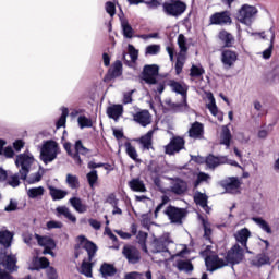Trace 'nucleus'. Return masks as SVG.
Returning <instances> with one entry per match:
<instances>
[{
	"mask_svg": "<svg viewBox=\"0 0 279 279\" xmlns=\"http://www.w3.org/2000/svg\"><path fill=\"white\" fill-rule=\"evenodd\" d=\"M185 141L184 137L175 136L172 137L170 143L165 146V154L168 156H173L174 154H180L184 149Z\"/></svg>",
	"mask_w": 279,
	"mask_h": 279,
	"instance_id": "12",
	"label": "nucleus"
},
{
	"mask_svg": "<svg viewBox=\"0 0 279 279\" xmlns=\"http://www.w3.org/2000/svg\"><path fill=\"white\" fill-rule=\"evenodd\" d=\"M238 60L239 53H236V51L230 49H223L221 51V62L225 69H232V66L236 63Z\"/></svg>",
	"mask_w": 279,
	"mask_h": 279,
	"instance_id": "16",
	"label": "nucleus"
},
{
	"mask_svg": "<svg viewBox=\"0 0 279 279\" xmlns=\"http://www.w3.org/2000/svg\"><path fill=\"white\" fill-rule=\"evenodd\" d=\"M218 38L219 40H221V43H223V49H230L232 47H234V35H232L231 33H228V31L222 29L219 32L218 34Z\"/></svg>",
	"mask_w": 279,
	"mask_h": 279,
	"instance_id": "25",
	"label": "nucleus"
},
{
	"mask_svg": "<svg viewBox=\"0 0 279 279\" xmlns=\"http://www.w3.org/2000/svg\"><path fill=\"white\" fill-rule=\"evenodd\" d=\"M77 121L81 130H84V128H93V120L88 119L86 116H80Z\"/></svg>",
	"mask_w": 279,
	"mask_h": 279,
	"instance_id": "51",
	"label": "nucleus"
},
{
	"mask_svg": "<svg viewBox=\"0 0 279 279\" xmlns=\"http://www.w3.org/2000/svg\"><path fill=\"white\" fill-rule=\"evenodd\" d=\"M209 179H210V175H208L205 172H199L197 174L196 180L194 181V189H197L199 184H202V182H208Z\"/></svg>",
	"mask_w": 279,
	"mask_h": 279,
	"instance_id": "54",
	"label": "nucleus"
},
{
	"mask_svg": "<svg viewBox=\"0 0 279 279\" xmlns=\"http://www.w3.org/2000/svg\"><path fill=\"white\" fill-rule=\"evenodd\" d=\"M243 258H245V250L236 243L226 253L225 262H227V267L228 265L234 267V265L243 263Z\"/></svg>",
	"mask_w": 279,
	"mask_h": 279,
	"instance_id": "6",
	"label": "nucleus"
},
{
	"mask_svg": "<svg viewBox=\"0 0 279 279\" xmlns=\"http://www.w3.org/2000/svg\"><path fill=\"white\" fill-rule=\"evenodd\" d=\"M49 195L52 197L53 202H58L60 199H64L69 193L64 190L54 187L53 185L48 186Z\"/></svg>",
	"mask_w": 279,
	"mask_h": 279,
	"instance_id": "32",
	"label": "nucleus"
},
{
	"mask_svg": "<svg viewBox=\"0 0 279 279\" xmlns=\"http://www.w3.org/2000/svg\"><path fill=\"white\" fill-rule=\"evenodd\" d=\"M168 86H170V88L173 93H177L178 95H181V97L184 101L185 108L189 107V102H186V95L189 93V85L184 84V83H180L175 80H170L168 82Z\"/></svg>",
	"mask_w": 279,
	"mask_h": 279,
	"instance_id": "15",
	"label": "nucleus"
},
{
	"mask_svg": "<svg viewBox=\"0 0 279 279\" xmlns=\"http://www.w3.org/2000/svg\"><path fill=\"white\" fill-rule=\"evenodd\" d=\"M204 73H206V70H204V68H199L195 64H193L190 69V77L199 78V77H202V75H204Z\"/></svg>",
	"mask_w": 279,
	"mask_h": 279,
	"instance_id": "49",
	"label": "nucleus"
},
{
	"mask_svg": "<svg viewBox=\"0 0 279 279\" xmlns=\"http://www.w3.org/2000/svg\"><path fill=\"white\" fill-rule=\"evenodd\" d=\"M171 241L169 238H159L154 241V248L157 253L169 252Z\"/></svg>",
	"mask_w": 279,
	"mask_h": 279,
	"instance_id": "28",
	"label": "nucleus"
},
{
	"mask_svg": "<svg viewBox=\"0 0 279 279\" xmlns=\"http://www.w3.org/2000/svg\"><path fill=\"white\" fill-rule=\"evenodd\" d=\"M126 156L131 158V160H134V162H141V159L138 158V153L136 151V147L132 145L130 142L124 143Z\"/></svg>",
	"mask_w": 279,
	"mask_h": 279,
	"instance_id": "36",
	"label": "nucleus"
},
{
	"mask_svg": "<svg viewBox=\"0 0 279 279\" xmlns=\"http://www.w3.org/2000/svg\"><path fill=\"white\" fill-rule=\"evenodd\" d=\"M86 178L90 189H93V186H95L99 181V174H97V170H92L90 172H88L86 174Z\"/></svg>",
	"mask_w": 279,
	"mask_h": 279,
	"instance_id": "47",
	"label": "nucleus"
},
{
	"mask_svg": "<svg viewBox=\"0 0 279 279\" xmlns=\"http://www.w3.org/2000/svg\"><path fill=\"white\" fill-rule=\"evenodd\" d=\"M12 239H14V234L9 230L0 231V245H3L5 250L12 246Z\"/></svg>",
	"mask_w": 279,
	"mask_h": 279,
	"instance_id": "33",
	"label": "nucleus"
},
{
	"mask_svg": "<svg viewBox=\"0 0 279 279\" xmlns=\"http://www.w3.org/2000/svg\"><path fill=\"white\" fill-rule=\"evenodd\" d=\"M8 184L13 189H16V186H20L21 181L19 179V175L14 174L13 177H11V179L8 181Z\"/></svg>",
	"mask_w": 279,
	"mask_h": 279,
	"instance_id": "63",
	"label": "nucleus"
},
{
	"mask_svg": "<svg viewBox=\"0 0 279 279\" xmlns=\"http://www.w3.org/2000/svg\"><path fill=\"white\" fill-rule=\"evenodd\" d=\"M257 12L258 10L256 7L243 4L238 11L236 20L243 25H252V19H254V15L257 14Z\"/></svg>",
	"mask_w": 279,
	"mask_h": 279,
	"instance_id": "8",
	"label": "nucleus"
},
{
	"mask_svg": "<svg viewBox=\"0 0 279 279\" xmlns=\"http://www.w3.org/2000/svg\"><path fill=\"white\" fill-rule=\"evenodd\" d=\"M50 262L47 257H39L34 262V271H40V269H48Z\"/></svg>",
	"mask_w": 279,
	"mask_h": 279,
	"instance_id": "40",
	"label": "nucleus"
},
{
	"mask_svg": "<svg viewBox=\"0 0 279 279\" xmlns=\"http://www.w3.org/2000/svg\"><path fill=\"white\" fill-rule=\"evenodd\" d=\"M190 138H204V124L202 122H194L192 123L189 130Z\"/></svg>",
	"mask_w": 279,
	"mask_h": 279,
	"instance_id": "26",
	"label": "nucleus"
},
{
	"mask_svg": "<svg viewBox=\"0 0 279 279\" xmlns=\"http://www.w3.org/2000/svg\"><path fill=\"white\" fill-rule=\"evenodd\" d=\"M122 255L126 258L129 265H138L141 263V251L134 245H124Z\"/></svg>",
	"mask_w": 279,
	"mask_h": 279,
	"instance_id": "10",
	"label": "nucleus"
},
{
	"mask_svg": "<svg viewBox=\"0 0 279 279\" xmlns=\"http://www.w3.org/2000/svg\"><path fill=\"white\" fill-rule=\"evenodd\" d=\"M129 186L131 191H134V193H146L147 187L145 186V182L141 180V178H134L131 181H129Z\"/></svg>",
	"mask_w": 279,
	"mask_h": 279,
	"instance_id": "29",
	"label": "nucleus"
},
{
	"mask_svg": "<svg viewBox=\"0 0 279 279\" xmlns=\"http://www.w3.org/2000/svg\"><path fill=\"white\" fill-rule=\"evenodd\" d=\"M17 263H19V258H16L15 254L8 255L7 252L0 253V265L11 274L14 271H19V266L16 265Z\"/></svg>",
	"mask_w": 279,
	"mask_h": 279,
	"instance_id": "11",
	"label": "nucleus"
},
{
	"mask_svg": "<svg viewBox=\"0 0 279 279\" xmlns=\"http://www.w3.org/2000/svg\"><path fill=\"white\" fill-rule=\"evenodd\" d=\"M100 274L104 278L112 277L117 274V268L112 264L104 263L100 266Z\"/></svg>",
	"mask_w": 279,
	"mask_h": 279,
	"instance_id": "37",
	"label": "nucleus"
},
{
	"mask_svg": "<svg viewBox=\"0 0 279 279\" xmlns=\"http://www.w3.org/2000/svg\"><path fill=\"white\" fill-rule=\"evenodd\" d=\"M146 53L148 56H157V53H160V46L150 45V46L146 47Z\"/></svg>",
	"mask_w": 279,
	"mask_h": 279,
	"instance_id": "59",
	"label": "nucleus"
},
{
	"mask_svg": "<svg viewBox=\"0 0 279 279\" xmlns=\"http://www.w3.org/2000/svg\"><path fill=\"white\" fill-rule=\"evenodd\" d=\"M33 163H34V157H29V155H26V154L17 155L15 165L16 167H21L20 169L21 180H27V175L29 174V169H32Z\"/></svg>",
	"mask_w": 279,
	"mask_h": 279,
	"instance_id": "7",
	"label": "nucleus"
},
{
	"mask_svg": "<svg viewBox=\"0 0 279 279\" xmlns=\"http://www.w3.org/2000/svg\"><path fill=\"white\" fill-rule=\"evenodd\" d=\"M106 12L111 17L114 16V14H117V5H114V2L108 1L106 3Z\"/></svg>",
	"mask_w": 279,
	"mask_h": 279,
	"instance_id": "57",
	"label": "nucleus"
},
{
	"mask_svg": "<svg viewBox=\"0 0 279 279\" xmlns=\"http://www.w3.org/2000/svg\"><path fill=\"white\" fill-rule=\"evenodd\" d=\"M121 75H123V63L120 60H117L108 70L106 80H116V77H121Z\"/></svg>",
	"mask_w": 279,
	"mask_h": 279,
	"instance_id": "22",
	"label": "nucleus"
},
{
	"mask_svg": "<svg viewBox=\"0 0 279 279\" xmlns=\"http://www.w3.org/2000/svg\"><path fill=\"white\" fill-rule=\"evenodd\" d=\"M168 107L170 108V110H172V112H181L182 111V108H184V106H186L184 104V100L183 102H172V101H168L167 102Z\"/></svg>",
	"mask_w": 279,
	"mask_h": 279,
	"instance_id": "55",
	"label": "nucleus"
},
{
	"mask_svg": "<svg viewBox=\"0 0 279 279\" xmlns=\"http://www.w3.org/2000/svg\"><path fill=\"white\" fill-rule=\"evenodd\" d=\"M128 51L132 62H136L138 60V50L132 44H129Z\"/></svg>",
	"mask_w": 279,
	"mask_h": 279,
	"instance_id": "56",
	"label": "nucleus"
},
{
	"mask_svg": "<svg viewBox=\"0 0 279 279\" xmlns=\"http://www.w3.org/2000/svg\"><path fill=\"white\" fill-rule=\"evenodd\" d=\"M133 121L142 125V128H147L151 125V113L148 110H141L133 114Z\"/></svg>",
	"mask_w": 279,
	"mask_h": 279,
	"instance_id": "20",
	"label": "nucleus"
},
{
	"mask_svg": "<svg viewBox=\"0 0 279 279\" xmlns=\"http://www.w3.org/2000/svg\"><path fill=\"white\" fill-rule=\"evenodd\" d=\"M121 114H123V105H112L107 108V116L113 121H119Z\"/></svg>",
	"mask_w": 279,
	"mask_h": 279,
	"instance_id": "27",
	"label": "nucleus"
},
{
	"mask_svg": "<svg viewBox=\"0 0 279 279\" xmlns=\"http://www.w3.org/2000/svg\"><path fill=\"white\" fill-rule=\"evenodd\" d=\"M71 142L63 143V148L65 149L68 156L70 158L74 159L76 165L82 167V157L80 156H88L90 154V149H88L86 146H84V143H82V140H77L74 144L75 151L73 153Z\"/></svg>",
	"mask_w": 279,
	"mask_h": 279,
	"instance_id": "3",
	"label": "nucleus"
},
{
	"mask_svg": "<svg viewBox=\"0 0 279 279\" xmlns=\"http://www.w3.org/2000/svg\"><path fill=\"white\" fill-rule=\"evenodd\" d=\"M66 182L70 186V189H80V179L73 174L66 175Z\"/></svg>",
	"mask_w": 279,
	"mask_h": 279,
	"instance_id": "53",
	"label": "nucleus"
},
{
	"mask_svg": "<svg viewBox=\"0 0 279 279\" xmlns=\"http://www.w3.org/2000/svg\"><path fill=\"white\" fill-rule=\"evenodd\" d=\"M77 241L80 243L74 245V258H80V256L84 254L83 250H86L88 254V260L90 263L93 258H95V254H97V244L86 239L85 235H78Z\"/></svg>",
	"mask_w": 279,
	"mask_h": 279,
	"instance_id": "2",
	"label": "nucleus"
},
{
	"mask_svg": "<svg viewBox=\"0 0 279 279\" xmlns=\"http://www.w3.org/2000/svg\"><path fill=\"white\" fill-rule=\"evenodd\" d=\"M177 267L179 269V271H193L194 267H193V263H191V260H179L177 263Z\"/></svg>",
	"mask_w": 279,
	"mask_h": 279,
	"instance_id": "46",
	"label": "nucleus"
},
{
	"mask_svg": "<svg viewBox=\"0 0 279 279\" xmlns=\"http://www.w3.org/2000/svg\"><path fill=\"white\" fill-rule=\"evenodd\" d=\"M250 236H252V232H250V229L247 228L240 229L234 234L236 243H240L247 254H252V251L247 246V241H250Z\"/></svg>",
	"mask_w": 279,
	"mask_h": 279,
	"instance_id": "17",
	"label": "nucleus"
},
{
	"mask_svg": "<svg viewBox=\"0 0 279 279\" xmlns=\"http://www.w3.org/2000/svg\"><path fill=\"white\" fill-rule=\"evenodd\" d=\"M144 3L145 5H147V8H149V10H156L162 5L158 0H148V1L144 0Z\"/></svg>",
	"mask_w": 279,
	"mask_h": 279,
	"instance_id": "61",
	"label": "nucleus"
},
{
	"mask_svg": "<svg viewBox=\"0 0 279 279\" xmlns=\"http://www.w3.org/2000/svg\"><path fill=\"white\" fill-rule=\"evenodd\" d=\"M162 11L167 16L179 19L186 12V2L182 0H168L162 3Z\"/></svg>",
	"mask_w": 279,
	"mask_h": 279,
	"instance_id": "4",
	"label": "nucleus"
},
{
	"mask_svg": "<svg viewBox=\"0 0 279 279\" xmlns=\"http://www.w3.org/2000/svg\"><path fill=\"white\" fill-rule=\"evenodd\" d=\"M169 202H171L169 196L163 195L161 197V203L155 208V219H158V213H160L162 210V208H165V206H167V204H169Z\"/></svg>",
	"mask_w": 279,
	"mask_h": 279,
	"instance_id": "52",
	"label": "nucleus"
},
{
	"mask_svg": "<svg viewBox=\"0 0 279 279\" xmlns=\"http://www.w3.org/2000/svg\"><path fill=\"white\" fill-rule=\"evenodd\" d=\"M205 162L209 169H217L219 165H223V162H226V157H217L213 154H209L206 157Z\"/></svg>",
	"mask_w": 279,
	"mask_h": 279,
	"instance_id": "30",
	"label": "nucleus"
},
{
	"mask_svg": "<svg viewBox=\"0 0 279 279\" xmlns=\"http://www.w3.org/2000/svg\"><path fill=\"white\" fill-rule=\"evenodd\" d=\"M205 267L207 271H217V269H223V267H228V262L223 258H220L219 255L213 254L210 257H207V262H205Z\"/></svg>",
	"mask_w": 279,
	"mask_h": 279,
	"instance_id": "13",
	"label": "nucleus"
},
{
	"mask_svg": "<svg viewBox=\"0 0 279 279\" xmlns=\"http://www.w3.org/2000/svg\"><path fill=\"white\" fill-rule=\"evenodd\" d=\"M56 210L59 216L65 217V219H69V221H72V223L77 222V218L73 214H71V210L69 209V207L59 206V207H57Z\"/></svg>",
	"mask_w": 279,
	"mask_h": 279,
	"instance_id": "35",
	"label": "nucleus"
},
{
	"mask_svg": "<svg viewBox=\"0 0 279 279\" xmlns=\"http://www.w3.org/2000/svg\"><path fill=\"white\" fill-rule=\"evenodd\" d=\"M220 186L225 189L227 193H234V191H239V189H241V180L236 177H230L220 181Z\"/></svg>",
	"mask_w": 279,
	"mask_h": 279,
	"instance_id": "18",
	"label": "nucleus"
},
{
	"mask_svg": "<svg viewBox=\"0 0 279 279\" xmlns=\"http://www.w3.org/2000/svg\"><path fill=\"white\" fill-rule=\"evenodd\" d=\"M194 202L202 208H206L208 206V196L202 192H197L194 196Z\"/></svg>",
	"mask_w": 279,
	"mask_h": 279,
	"instance_id": "42",
	"label": "nucleus"
},
{
	"mask_svg": "<svg viewBox=\"0 0 279 279\" xmlns=\"http://www.w3.org/2000/svg\"><path fill=\"white\" fill-rule=\"evenodd\" d=\"M81 274L86 278H93V263L83 260L81 265Z\"/></svg>",
	"mask_w": 279,
	"mask_h": 279,
	"instance_id": "43",
	"label": "nucleus"
},
{
	"mask_svg": "<svg viewBox=\"0 0 279 279\" xmlns=\"http://www.w3.org/2000/svg\"><path fill=\"white\" fill-rule=\"evenodd\" d=\"M106 203L110 204V206H119V198H117V194L110 193L107 196Z\"/></svg>",
	"mask_w": 279,
	"mask_h": 279,
	"instance_id": "60",
	"label": "nucleus"
},
{
	"mask_svg": "<svg viewBox=\"0 0 279 279\" xmlns=\"http://www.w3.org/2000/svg\"><path fill=\"white\" fill-rule=\"evenodd\" d=\"M178 46L181 53H186V51H189V47L186 46V37L184 36V34H180L178 36Z\"/></svg>",
	"mask_w": 279,
	"mask_h": 279,
	"instance_id": "50",
	"label": "nucleus"
},
{
	"mask_svg": "<svg viewBox=\"0 0 279 279\" xmlns=\"http://www.w3.org/2000/svg\"><path fill=\"white\" fill-rule=\"evenodd\" d=\"M124 279H145V275H143V272L132 271V272H128L124 276Z\"/></svg>",
	"mask_w": 279,
	"mask_h": 279,
	"instance_id": "62",
	"label": "nucleus"
},
{
	"mask_svg": "<svg viewBox=\"0 0 279 279\" xmlns=\"http://www.w3.org/2000/svg\"><path fill=\"white\" fill-rule=\"evenodd\" d=\"M209 23L210 25H231L232 17L228 11L216 12L210 15Z\"/></svg>",
	"mask_w": 279,
	"mask_h": 279,
	"instance_id": "14",
	"label": "nucleus"
},
{
	"mask_svg": "<svg viewBox=\"0 0 279 279\" xmlns=\"http://www.w3.org/2000/svg\"><path fill=\"white\" fill-rule=\"evenodd\" d=\"M66 117H69V108L63 107L61 117L56 123L57 130H60V128H64L66 125Z\"/></svg>",
	"mask_w": 279,
	"mask_h": 279,
	"instance_id": "45",
	"label": "nucleus"
},
{
	"mask_svg": "<svg viewBox=\"0 0 279 279\" xmlns=\"http://www.w3.org/2000/svg\"><path fill=\"white\" fill-rule=\"evenodd\" d=\"M158 75H160V66L158 64H146L143 68L141 80L148 84V86H157L155 93L162 95L165 93V81H158Z\"/></svg>",
	"mask_w": 279,
	"mask_h": 279,
	"instance_id": "1",
	"label": "nucleus"
},
{
	"mask_svg": "<svg viewBox=\"0 0 279 279\" xmlns=\"http://www.w3.org/2000/svg\"><path fill=\"white\" fill-rule=\"evenodd\" d=\"M230 143H232V133L230 132V128L223 125L220 135V144L230 147Z\"/></svg>",
	"mask_w": 279,
	"mask_h": 279,
	"instance_id": "34",
	"label": "nucleus"
},
{
	"mask_svg": "<svg viewBox=\"0 0 279 279\" xmlns=\"http://www.w3.org/2000/svg\"><path fill=\"white\" fill-rule=\"evenodd\" d=\"M136 143L142 145L143 151H149V149H154V130L148 131L146 134L137 138Z\"/></svg>",
	"mask_w": 279,
	"mask_h": 279,
	"instance_id": "19",
	"label": "nucleus"
},
{
	"mask_svg": "<svg viewBox=\"0 0 279 279\" xmlns=\"http://www.w3.org/2000/svg\"><path fill=\"white\" fill-rule=\"evenodd\" d=\"M171 223H182V219L186 217V209L169 205L166 210H163Z\"/></svg>",
	"mask_w": 279,
	"mask_h": 279,
	"instance_id": "9",
	"label": "nucleus"
},
{
	"mask_svg": "<svg viewBox=\"0 0 279 279\" xmlns=\"http://www.w3.org/2000/svg\"><path fill=\"white\" fill-rule=\"evenodd\" d=\"M170 191L174 195H184V193L189 191V183L180 178H177L173 180Z\"/></svg>",
	"mask_w": 279,
	"mask_h": 279,
	"instance_id": "21",
	"label": "nucleus"
},
{
	"mask_svg": "<svg viewBox=\"0 0 279 279\" xmlns=\"http://www.w3.org/2000/svg\"><path fill=\"white\" fill-rule=\"evenodd\" d=\"M253 221L256 222L257 226H259V228H262V230H264V232H267V234H271V227L265 219H263L260 217H255V218H253Z\"/></svg>",
	"mask_w": 279,
	"mask_h": 279,
	"instance_id": "44",
	"label": "nucleus"
},
{
	"mask_svg": "<svg viewBox=\"0 0 279 279\" xmlns=\"http://www.w3.org/2000/svg\"><path fill=\"white\" fill-rule=\"evenodd\" d=\"M250 265L259 269V267L265 265H271V258L266 253H259L255 256L254 259L250 260Z\"/></svg>",
	"mask_w": 279,
	"mask_h": 279,
	"instance_id": "24",
	"label": "nucleus"
},
{
	"mask_svg": "<svg viewBox=\"0 0 279 279\" xmlns=\"http://www.w3.org/2000/svg\"><path fill=\"white\" fill-rule=\"evenodd\" d=\"M271 34L269 47L263 51L264 60H269L271 54L274 53V40H276V33H274V28H269L268 31Z\"/></svg>",
	"mask_w": 279,
	"mask_h": 279,
	"instance_id": "39",
	"label": "nucleus"
},
{
	"mask_svg": "<svg viewBox=\"0 0 279 279\" xmlns=\"http://www.w3.org/2000/svg\"><path fill=\"white\" fill-rule=\"evenodd\" d=\"M213 253V246L207 245L205 247V250L199 252V255L202 256V258L205 259V263H207L208 258H210L213 255H210Z\"/></svg>",
	"mask_w": 279,
	"mask_h": 279,
	"instance_id": "58",
	"label": "nucleus"
},
{
	"mask_svg": "<svg viewBox=\"0 0 279 279\" xmlns=\"http://www.w3.org/2000/svg\"><path fill=\"white\" fill-rule=\"evenodd\" d=\"M45 195V187L39 186V187H32L28 190V197L31 199H36V197H40Z\"/></svg>",
	"mask_w": 279,
	"mask_h": 279,
	"instance_id": "48",
	"label": "nucleus"
},
{
	"mask_svg": "<svg viewBox=\"0 0 279 279\" xmlns=\"http://www.w3.org/2000/svg\"><path fill=\"white\" fill-rule=\"evenodd\" d=\"M207 98L209 99V104L207 105V108L209 112L213 114V117H217L218 121H223V112L219 111V108L217 107V102L215 101V96L213 93L207 94Z\"/></svg>",
	"mask_w": 279,
	"mask_h": 279,
	"instance_id": "23",
	"label": "nucleus"
},
{
	"mask_svg": "<svg viewBox=\"0 0 279 279\" xmlns=\"http://www.w3.org/2000/svg\"><path fill=\"white\" fill-rule=\"evenodd\" d=\"M35 239L40 247L56 248V240L50 236L36 234Z\"/></svg>",
	"mask_w": 279,
	"mask_h": 279,
	"instance_id": "31",
	"label": "nucleus"
},
{
	"mask_svg": "<svg viewBox=\"0 0 279 279\" xmlns=\"http://www.w3.org/2000/svg\"><path fill=\"white\" fill-rule=\"evenodd\" d=\"M121 25L124 38H132L134 36V28H132L130 22H128V20H122Z\"/></svg>",
	"mask_w": 279,
	"mask_h": 279,
	"instance_id": "41",
	"label": "nucleus"
},
{
	"mask_svg": "<svg viewBox=\"0 0 279 279\" xmlns=\"http://www.w3.org/2000/svg\"><path fill=\"white\" fill-rule=\"evenodd\" d=\"M70 204L74 207L76 213H86V210H88V206H86V204H83L82 198L80 197L70 198Z\"/></svg>",
	"mask_w": 279,
	"mask_h": 279,
	"instance_id": "38",
	"label": "nucleus"
},
{
	"mask_svg": "<svg viewBox=\"0 0 279 279\" xmlns=\"http://www.w3.org/2000/svg\"><path fill=\"white\" fill-rule=\"evenodd\" d=\"M47 278L48 279H58V270H56V268H53V267H48Z\"/></svg>",
	"mask_w": 279,
	"mask_h": 279,
	"instance_id": "64",
	"label": "nucleus"
},
{
	"mask_svg": "<svg viewBox=\"0 0 279 279\" xmlns=\"http://www.w3.org/2000/svg\"><path fill=\"white\" fill-rule=\"evenodd\" d=\"M58 151H60L58 142L53 140L46 141L41 146L40 160L44 161V165H49V162H53L58 158Z\"/></svg>",
	"mask_w": 279,
	"mask_h": 279,
	"instance_id": "5",
	"label": "nucleus"
}]
</instances>
